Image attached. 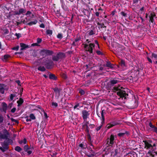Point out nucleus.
I'll use <instances>...</instances> for the list:
<instances>
[{
	"label": "nucleus",
	"instance_id": "53",
	"mask_svg": "<svg viewBox=\"0 0 157 157\" xmlns=\"http://www.w3.org/2000/svg\"><path fill=\"white\" fill-rule=\"evenodd\" d=\"M38 45V44L37 43H33L31 44V46H37Z\"/></svg>",
	"mask_w": 157,
	"mask_h": 157
},
{
	"label": "nucleus",
	"instance_id": "52",
	"mask_svg": "<svg viewBox=\"0 0 157 157\" xmlns=\"http://www.w3.org/2000/svg\"><path fill=\"white\" fill-rule=\"evenodd\" d=\"M96 53L98 55H101L102 54V53L101 52L99 51H97Z\"/></svg>",
	"mask_w": 157,
	"mask_h": 157
},
{
	"label": "nucleus",
	"instance_id": "22",
	"mask_svg": "<svg viewBox=\"0 0 157 157\" xmlns=\"http://www.w3.org/2000/svg\"><path fill=\"white\" fill-rule=\"evenodd\" d=\"M46 33L47 34L49 35H52V31L49 29L47 30L46 31Z\"/></svg>",
	"mask_w": 157,
	"mask_h": 157
},
{
	"label": "nucleus",
	"instance_id": "61",
	"mask_svg": "<svg viewBox=\"0 0 157 157\" xmlns=\"http://www.w3.org/2000/svg\"><path fill=\"white\" fill-rule=\"evenodd\" d=\"M31 121V119L30 118V119L27 118L26 120V121L27 122L30 121Z\"/></svg>",
	"mask_w": 157,
	"mask_h": 157
},
{
	"label": "nucleus",
	"instance_id": "34",
	"mask_svg": "<svg viewBox=\"0 0 157 157\" xmlns=\"http://www.w3.org/2000/svg\"><path fill=\"white\" fill-rule=\"evenodd\" d=\"M33 149H31L30 148L29 150L27 151V153H28V155H29L32 153V151H33Z\"/></svg>",
	"mask_w": 157,
	"mask_h": 157
},
{
	"label": "nucleus",
	"instance_id": "25",
	"mask_svg": "<svg viewBox=\"0 0 157 157\" xmlns=\"http://www.w3.org/2000/svg\"><path fill=\"white\" fill-rule=\"evenodd\" d=\"M30 21V19L27 20V18L26 17L25 19L23 21L22 20L21 22L24 24L27 23L29 21Z\"/></svg>",
	"mask_w": 157,
	"mask_h": 157
},
{
	"label": "nucleus",
	"instance_id": "63",
	"mask_svg": "<svg viewBox=\"0 0 157 157\" xmlns=\"http://www.w3.org/2000/svg\"><path fill=\"white\" fill-rule=\"evenodd\" d=\"M88 156L89 157H93L94 155H88Z\"/></svg>",
	"mask_w": 157,
	"mask_h": 157
},
{
	"label": "nucleus",
	"instance_id": "18",
	"mask_svg": "<svg viewBox=\"0 0 157 157\" xmlns=\"http://www.w3.org/2000/svg\"><path fill=\"white\" fill-rule=\"evenodd\" d=\"M27 142V140L26 139H24L23 140H21L19 141V143L21 144H25Z\"/></svg>",
	"mask_w": 157,
	"mask_h": 157
},
{
	"label": "nucleus",
	"instance_id": "40",
	"mask_svg": "<svg viewBox=\"0 0 157 157\" xmlns=\"http://www.w3.org/2000/svg\"><path fill=\"white\" fill-rule=\"evenodd\" d=\"M15 35L17 37L18 39H19L21 36V35L20 33H16Z\"/></svg>",
	"mask_w": 157,
	"mask_h": 157
},
{
	"label": "nucleus",
	"instance_id": "54",
	"mask_svg": "<svg viewBox=\"0 0 157 157\" xmlns=\"http://www.w3.org/2000/svg\"><path fill=\"white\" fill-rule=\"evenodd\" d=\"M95 44L97 45L98 48H99V44H98V41L97 40H95Z\"/></svg>",
	"mask_w": 157,
	"mask_h": 157
},
{
	"label": "nucleus",
	"instance_id": "44",
	"mask_svg": "<svg viewBox=\"0 0 157 157\" xmlns=\"http://www.w3.org/2000/svg\"><path fill=\"white\" fill-rule=\"evenodd\" d=\"M149 126L151 128H154L155 127V126L153 125L151 122L149 123Z\"/></svg>",
	"mask_w": 157,
	"mask_h": 157
},
{
	"label": "nucleus",
	"instance_id": "16",
	"mask_svg": "<svg viewBox=\"0 0 157 157\" xmlns=\"http://www.w3.org/2000/svg\"><path fill=\"white\" fill-rule=\"evenodd\" d=\"M10 56L8 55H6L4 56L3 60V61H6L10 57Z\"/></svg>",
	"mask_w": 157,
	"mask_h": 157
},
{
	"label": "nucleus",
	"instance_id": "7",
	"mask_svg": "<svg viewBox=\"0 0 157 157\" xmlns=\"http://www.w3.org/2000/svg\"><path fill=\"white\" fill-rule=\"evenodd\" d=\"M8 89V87H7L6 86L3 84H0V92L2 94L4 93L5 90H7Z\"/></svg>",
	"mask_w": 157,
	"mask_h": 157
},
{
	"label": "nucleus",
	"instance_id": "24",
	"mask_svg": "<svg viewBox=\"0 0 157 157\" xmlns=\"http://www.w3.org/2000/svg\"><path fill=\"white\" fill-rule=\"evenodd\" d=\"M15 97V95L14 94H11L10 96V99L11 101L13 100L14 98Z\"/></svg>",
	"mask_w": 157,
	"mask_h": 157
},
{
	"label": "nucleus",
	"instance_id": "58",
	"mask_svg": "<svg viewBox=\"0 0 157 157\" xmlns=\"http://www.w3.org/2000/svg\"><path fill=\"white\" fill-rule=\"evenodd\" d=\"M16 110V109H12L11 112L12 113H14Z\"/></svg>",
	"mask_w": 157,
	"mask_h": 157
},
{
	"label": "nucleus",
	"instance_id": "60",
	"mask_svg": "<svg viewBox=\"0 0 157 157\" xmlns=\"http://www.w3.org/2000/svg\"><path fill=\"white\" fill-rule=\"evenodd\" d=\"M115 11H112L111 13V14L112 15H113V16L114 15V14H115Z\"/></svg>",
	"mask_w": 157,
	"mask_h": 157
},
{
	"label": "nucleus",
	"instance_id": "62",
	"mask_svg": "<svg viewBox=\"0 0 157 157\" xmlns=\"http://www.w3.org/2000/svg\"><path fill=\"white\" fill-rule=\"evenodd\" d=\"M140 18L142 20V22H143L144 21V19L141 17H140Z\"/></svg>",
	"mask_w": 157,
	"mask_h": 157
},
{
	"label": "nucleus",
	"instance_id": "13",
	"mask_svg": "<svg viewBox=\"0 0 157 157\" xmlns=\"http://www.w3.org/2000/svg\"><path fill=\"white\" fill-rule=\"evenodd\" d=\"M20 46L21 47V50H23L25 48H28V46L26 45L25 44L23 43H20Z\"/></svg>",
	"mask_w": 157,
	"mask_h": 157
},
{
	"label": "nucleus",
	"instance_id": "37",
	"mask_svg": "<svg viewBox=\"0 0 157 157\" xmlns=\"http://www.w3.org/2000/svg\"><path fill=\"white\" fill-rule=\"evenodd\" d=\"M125 134L124 133H120L118 134L117 135L119 137L123 136Z\"/></svg>",
	"mask_w": 157,
	"mask_h": 157
},
{
	"label": "nucleus",
	"instance_id": "51",
	"mask_svg": "<svg viewBox=\"0 0 157 157\" xmlns=\"http://www.w3.org/2000/svg\"><path fill=\"white\" fill-rule=\"evenodd\" d=\"M147 60H148V61L149 62L151 63H152V61L151 60V59L150 58L147 57Z\"/></svg>",
	"mask_w": 157,
	"mask_h": 157
},
{
	"label": "nucleus",
	"instance_id": "45",
	"mask_svg": "<svg viewBox=\"0 0 157 157\" xmlns=\"http://www.w3.org/2000/svg\"><path fill=\"white\" fill-rule=\"evenodd\" d=\"M79 92L81 94V95H83L85 93L84 91L82 90H80L79 91Z\"/></svg>",
	"mask_w": 157,
	"mask_h": 157
},
{
	"label": "nucleus",
	"instance_id": "8",
	"mask_svg": "<svg viewBox=\"0 0 157 157\" xmlns=\"http://www.w3.org/2000/svg\"><path fill=\"white\" fill-rule=\"evenodd\" d=\"M95 29L94 28L89 29L86 33L89 36H91L95 34Z\"/></svg>",
	"mask_w": 157,
	"mask_h": 157
},
{
	"label": "nucleus",
	"instance_id": "35",
	"mask_svg": "<svg viewBox=\"0 0 157 157\" xmlns=\"http://www.w3.org/2000/svg\"><path fill=\"white\" fill-rule=\"evenodd\" d=\"M24 150L25 151H27L29 149L28 146L27 145L24 146Z\"/></svg>",
	"mask_w": 157,
	"mask_h": 157
},
{
	"label": "nucleus",
	"instance_id": "41",
	"mask_svg": "<svg viewBox=\"0 0 157 157\" xmlns=\"http://www.w3.org/2000/svg\"><path fill=\"white\" fill-rule=\"evenodd\" d=\"M6 138V136L3 135L1 134L0 133V138L5 139Z\"/></svg>",
	"mask_w": 157,
	"mask_h": 157
},
{
	"label": "nucleus",
	"instance_id": "20",
	"mask_svg": "<svg viewBox=\"0 0 157 157\" xmlns=\"http://www.w3.org/2000/svg\"><path fill=\"white\" fill-rule=\"evenodd\" d=\"M38 70L41 71H44L45 69L44 66H40L38 68Z\"/></svg>",
	"mask_w": 157,
	"mask_h": 157
},
{
	"label": "nucleus",
	"instance_id": "21",
	"mask_svg": "<svg viewBox=\"0 0 157 157\" xmlns=\"http://www.w3.org/2000/svg\"><path fill=\"white\" fill-rule=\"evenodd\" d=\"M15 150L18 152H20L21 151L22 149L20 147L17 146L15 147Z\"/></svg>",
	"mask_w": 157,
	"mask_h": 157
},
{
	"label": "nucleus",
	"instance_id": "2",
	"mask_svg": "<svg viewBox=\"0 0 157 157\" xmlns=\"http://www.w3.org/2000/svg\"><path fill=\"white\" fill-rule=\"evenodd\" d=\"M114 88L116 91H118L117 92V94L121 98H124V99H125L128 96V94L126 93L125 91L122 90L123 89L122 87L119 86L117 87H114Z\"/></svg>",
	"mask_w": 157,
	"mask_h": 157
},
{
	"label": "nucleus",
	"instance_id": "3",
	"mask_svg": "<svg viewBox=\"0 0 157 157\" xmlns=\"http://www.w3.org/2000/svg\"><path fill=\"white\" fill-rule=\"evenodd\" d=\"M65 57V54L63 52H59L57 53L56 56L52 57V60L54 61H57L59 59Z\"/></svg>",
	"mask_w": 157,
	"mask_h": 157
},
{
	"label": "nucleus",
	"instance_id": "14",
	"mask_svg": "<svg viewBox=\"0 0 157 157\" xmlns=\"http://www.w3.org/2000/svg\"><path fill=\"white\" fill-rule=\"evenodd\" d=\"M155 16V15L153 13H151L150 16V21L152 23H153L154 21V17Z\"/></svg>",
	"mask_w": 157,
	"mask_h": 157
},
{
	"label": "nucleus",
	"instance_id": "56",
	"mask_svg": "<svg viewBox=\"0 0 157 157\" xmlns=\"http://www.w3.org/2000/svg\"><path fill=\"white\" fill-rule=\"evenodd\" d=\"M99 14L100 13L99 12H97L95 13V15L98 17L99 16Z\"/></svg>",
	"mask_w": 157,
	"mask_h": 157
},
{
	"label": "nucleus",
	"instance_id": "12",
	"mask_svg": "<svg viewBox=\"0 0 157 157\" xmlns=\"http://www.w3.org/2000/svg\"><path fill=\"white\" fill-rule=\"evenodd\" d=\"M37 22V21L36 20H35L33 21H31L27 23V25H29L31 26L33 25L36 24Z\"/></svg>",
	"mask_w": 157,
	"mask_h": 157
},
{
	"label": "nucleus",
	"instance_id": "48",
	"mask_svg": "<svg viewBox=\"0 0 157 157\" xmlns=\"http://www.w3.org/2000/svg\"><path fill=\"white\" fill-rule=\"evenodd\" d=\"M101 125H100L98 126L97 127V128H96V130L98 131V130H99L101 128Z\"/></svg>",
	"mask_w": 157,
	"mask_h": 157
},
{
	"label": "nucleus",
	"instance_id": "10",
	"mask_svg": "<svg viewBox=\"0 0 157 157\" xmlns=\"http://www.w3.org/2000/svg\"><path fill=\"white\" fill-rule=\"evenodd\" d=\"M26 11V10L25 9L21 8L18 12H15V14L16 15H20L25 13Z\"/></svg>",
	"mask_w": 157,
	"mask_h": 157
},
{
	"label": "nucleus",
	"instance_id": "11",
	"mask_svg": "<svg viewBox=\"0 0 157 157\" xmlns=\"http://www.w3.org/2000/svg\"><path fill=\"white\" fill-rule=\"evenodd\" d=\"M117 123L114 122L109 124L106 125V128L107 129H109L111 127L117 125Z\"/></svg>",
	"mask_w": 157,
	"mask_h": 157
},
{
	"label": "nucleus",
	"instance_id": "15",
	"mask_svg": "<svg viewBox=\"0 0 157 157\" xmlns=\"http://www.w3.org/2000/svg\"><path fill=\"white\" fill-rule=\"evenodd\" d=\"M119 82V80L117 79H113L111 80L110 81V83L112 84H114L117 83Z\"/></svg>",
	"mask_w": 157,
	"mask_h": 157
},
{
	"label": "nucleus",
	"instance_id": "33",
	"mask_svg": "<svg viewBox=\"0 0 157 157\" xmlns=\"http://www.w3.org/2000/svg\"><path fill=\"white\" fill-rule=\"evenodd\" d=\"M31 14V12L30 11H28L26 13L25 15H26L27 17H29V16Z\"/></svg>",
	"mask_w": 157,
	"mask_h": 157
},
{
	"label": "nucleus",
	"instance_id": "36",
	"mask_svg": "<svg viewBox=\"0 0 157 157\" xmlns=\"http://www.w3.org/2000/svg\"><path fill=\"white\" fill-rule=\"evenodd\" d=\"M3 121V117L2 116L0 115V123H2Z\"/></svg>",
	"mask_w": 157,
	"mask_h": 157
},
{
	"label": "nucleus",
	"instance_id": "23",
	"mask_svg": "<svg viewBox=\"0 0 157 157\" xmlns=\"http://www.w3.org/2000/svg\"><path fill=\"white\" fill-rule=\"evenodd\" d=\"M151 57L157 59V54L152 53L151 54Z\"/></svg>",
	"mask_w": 157,
	"mask_h": 157
},
{
	"label": "nucleus",
	"instance_id": "49",
	"mask_svg": "<svg viewBox=\"0 0 157 157\" xmlns=\"http://www.w3.org/2000/svg\"><path fill=\"white\" fill-rule=\"evenodd\" d=\"M44 116L46 118H47L48 117V115L46 113H45L44 111Z\"/></svg>",
	"mask_w": 157,
	"mask_h": 157
},
{
	"label": "nucleus",
	"instance_id": "47",
	"mask_svg": "<svg viewBox=\"0 0 157 157\" xmlns=\"http://www.w3.org/2000/svg\"><path fill=\"white\" fill-rule=\"evenodd\" d=\"M57 37L61 39L62 38V36L61 34H59L57 36Z\"/></svg>",
	"mask_w": 157,
	"mask_h": 157
},
{
	"label": "nucleus",
	"instance_id": "39",
	"mask_svg": "<svg viewBox=\"0 0 157 157\" xmlns=\"http://www.w3.org/2000/svg\"><path fill=\"white\" fill-rule=\"evenodd\" d=\"M138 100L137 99H136L135 101V107H138Z\"/></svg>",
	"mask_w": 157,
	"mask_h": 157
},
{
	"label": "nucleus",
	"instance_id": "32",
	"mask_svg": "<svg viewBox=\"0 0 157 157\" xmlns=\"http://www.w3.org/2000/svg\"><path fill=\"white\" fill-rule=\"evenodd\" d=\"M106 66L107 67H113L112 64H111V63H110L109 62H107V63L106 64Z\"/></svg>",
	"mask_w": 157,
	"mask_h": 157
},
{
	"label": "nucleus",
	"instance_id": "19",
	"mask_svg": "<svg viewBox=\"0 0 157 157\" xmlns=\"http://www.w3.org/2000/svg\"><path fill=\"white\" fill-rule=\"evenodd\" d=\"M79 146L82 149L86 148L87 146L81 143L79 145Z\"/></svg>",
	"mask_w": 157,
	"mask_h": 157
},
{
	"label": "nucleus",
	"instance_id": "6",
	"mask_svg": "<svg viewBox=\"0 0 157 157\" xmlns=\"http://www.w3.org/2000/svg\"><path fill=\"white\" fill-rule=\"evenodd\" d=\"M114 136L113 135H111L109 139H108L107 140V143L109 145H111L114 143Z\"/></svg>",
	"mask_w": 157,
	"mask_h": 157
},
{
	"label": "nucleus",
	"instance_id": "42",
	"mask_svg": "<svg viewBox=\"0 0 157 157\" xmlns=\"http://www.w3.org/2000/svg\"><path fill=\"white\" fill-rule=\"evenodd\" d=\"M41 41H42V39L40 38H38L37 39V43L38 44L40 43L41 42Z\"/></svg>",
	"mask_w": 157,
	"mask_h": 157
},
{
	"label": "nucleus",
	"instance_id": "28",
	"mask_svg": "<svg viewBox=\"0 0 157 157\" xmlns=\"http://www.w3.org/2000/svg\"><path fill=\"white\" fill-rule=\"evenodd\" d=\"M120 65L122 67L124 66H125V62L124 60H121L120 62Z\"/></svg>",
	"mask_w": 157,
	"mask_h": 157
},
{
	"label": "nucleus",
	"instance_id": "5",
	"mask_svg": "<svg viewBox=\"0 0 157 157\" xmlns=\"http://www.w3.org/2000/svg\"><path fill=\"white\" fill-rule=\"evenodd\" d=\"M53 52L52 51L46 49H43L40 51V54L43 57H44L46 56L51 55L53 54Z\"/></svg>",
	"mask_w": 157,
	"mask_h": 157
},
{
	"label": "nucleus",
	"instance_id": "57",
	"mask_svg": "<svg viewBox=\"0 0 157 157\" xmlns=\"http://www.w3.org/2000/svg\"><path fill=\"white\" fill-rule=\"evenodd\" d=\"M154 131L157 133V128L155 126V127L154 128Z\"/></svg>",
	"mask_w": 157,
	"mask_h": 157
},
{
	"label": "nucleus",
	"instance_id": "43",
	"mask_svg": "<svg viewBox=\"0 0 157 157\" xmlns=\"http://www.w3.org/2000/svg\"><path fill=\"white\" fill-rule=\"evenodd\" d=\"M53 90L56 93H59V90L57 88H55Z\"/></svg>",
	"mask_w": 157,
	"mask_h": 157
},
{
	"label": "nucleus",
	"instance_id": "31",
	"mask_svg": "<svg viewBox=\"0 0 157 157\" xmlns=\"http://www.w3.org/2000/svg\"><path fill=\"white\" fill-rule=\"evenodd\" d=\"M2 108H7V105L5 102H2Z\"/></svg>",
	"mask_w": 157,
	"mask_h": 157
},
{
	"label": "nucleus",
	"instance_id": "55",
	"mask_svg": "<svg viewBox=\"0 0 157 157\" xmlns=\"http://www.w3.org/2000/svg\"><path fill=\"white\" fill-rule=\"evenodd\" d=\"M105 113V112L104 110H102L101 113V116H102V117H103V114Z\"/></svg>",
	"mask_w": 157,
	"mask_h": 157
},
{
	"label": "nucleus",
	"instance_id": "9",
	"mask_svg": "<svg viewBox=\"0 0 157 157\" xmlns=\"http://www.w3.org/2000/svg\"><path fill=\"white\" fill-rule=\"evenodd\" d=\"M82 113L83 118L84 120L85 121L87 117L89 116V113L87 112L85 110L83 111Z\"/></svg>",
	"mask_w": 157,
	"mask_h": 157
},
{
	"label": "nucleus",
	"instance_id": "1",
	"mask_svg": "<svg viewBox=\"0 0 157 157\" xmlns=\"http://www.w3.org/2000/svg\"><path fill=\"white\" fill-rule=\"evenodd\" d=\"M143 142L145 145L144 148L149 150L147 154L148 156L154 157L157 154L155 143H152L151 140L143 141Z\"/></svg>",
	"mask_w": 157,
	"mask_h": 157
},
{
	"label": "nucleus",
	"instance_id": "29",
	"mask_svg": "<svg viewBox=\"0 0 157 157\" xmlns=\"http://www.w3.org/2000/svg\"><path fill=\"white\" fill-rule=\"evenodd\" d=\"M29 117L31 119L34 120L36 118L35 116L33 114H30Z\"/></svg>",
	"mask_w": 157,
	"mask_h": 157
},
{
	"label": "nucleus",
	"instance_id": "27",
	"mask_svg": "<svg viewBox=\"0 0 157 157\" xmlns=\"http://www.w3.org/2000/svg\"><path fill=\"white\" fill-rule=\"evenodd\" d=\"M56 78L55 75L53 74H51L49 75V78L50 79H55Z\"/></svg>",
	"mask_w": 157,
	"mask_h": 157
},
{
	"label": "nucleus",
	"instance_id": "17",
	"mask_svg": "<svg viewBox=\"0 0 157 157\" xmlns=\"http://www.w3.org/2000/svg\"><path fill=\"white\" fill-rule=\"evenodd\" d=\"M23 100L22 98H20L17 101L18 106H20L23 103Z\"/></svg>",
	"mask_w": 157,
	"mask_h": 157
},
{
	"label": "nucleus",
	"instance_id": "26",
	"mask_svg": "<svg viewBox=\"0 0 157 157\" xmlns=\"http://www.w3.org/2000/svg\"><path fill=\"white\" fill-rule=\"evenodd\" d=\"M51 105L53 107H57L58 106V104L56 102H52L51 103Z\"/></svg>",
	"mask_w": 157,
	"mask_h": 157
},
{
	"label": "nucleus",
	"instance_id": "30",
	"mask_svg": "<svg viewBox=\"0 0 157 157\" xmlns=\"http://www.w3.org/2000/svg\"><path fill=\"white\" fill-rule=\"evenodd\" d=\"M81 105H82L81 103H80V104L78 103V104H77L74 106V108H77L78 107H83V106H81Z\"/></svg>",
	"mask_w": 157,
	"mask_h": 157
},
{
	"label": "nucleus",
	"instance_id": "38",
	"mask_svg": "<svg viewBox=\"0 0 157 157\" xmlns=\"http://www.w3.org/2000/svg\"><path fill=\"white\" fill-rule=\"evenodd\" d=\"M121 14L124 17H127V14L125 13L124 12H121Z\"/></svg>",
	"mask_w": 157,
	"mask_h": 157
},
{
	"label": "nucleus",
	"instance_id": "46",
	"mask_svg": "<svg viewBox=\"0 0 157 157\" xmlns=\"http://www.w3.org/2000/svg\"><path fill=\"white\" fill-rule=\"evenodd\" d=\"M19 48V46H17L16 47H13V48L12 49L13 50H15L17 51L18 49Z\"/></svg>",
	"mask_w": 157,
	"mask_h": 157
},
{
	"label": "nucleus",
	"instance_id": "59",
	"mask_svg": "<svg viewBox=\"0 0 157 157\" xmlns=\"http://www.w3.org/2000/svg\"><path fill=\"white\" fill-rule=\"evenodd\" d=\"M0 149L3 152L5 151V150L2 147H0Z\"/></svg>",
	"mask_w": 157,
	"mask_h": 157
},
{
	"label": "nucleus",
	"instance_id": "50",
	"mask_svg": "<svg viewBox=\"0 0 157 157\" xmlns=\"http://www.w3.org/2000/svg\"><path fill=\"white\" fill-rule=\"evenodd\" d=\"M40 27L41 28H45V26L42 23L40 25Z\"/></svg>",
	"mask_w": 157,
	"mask_h": 157
},
{
	"label": "nucleus",
	"instance_id": "64",
	"mask_svg": "<svg viewBox=\"0 0 157 157\" xmlns=\"http://www.w3.org/2000/svg\"><path fill=\"white\" fill-rule=\"evenodd\" d=\"M144 10V8L143 7H142L140 9V10L141 11H142Z\"/></svg>",
	"mask_w": 157,
	"mask_h": 157
},
{
	"label": "nucleus",
	"instance_id": "4",
	"mask_svg": "<svg viewBox=\"0 0 157 157\" xmlns=\"http://www.w3.org/2000/svg\"><path fill=\"white\" fill-rule=\"evenodd\" d=\"M84 48L86 51L89 52L90 53H92L93 51L94 48V44L90 43L88 44H85Z\"/></svg>",
	"mask_w": 157,
	"mask_h": 157
}]
</instances>
